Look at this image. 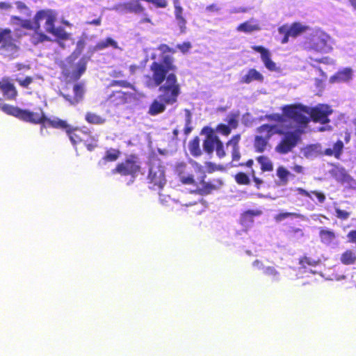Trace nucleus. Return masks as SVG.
Listing matches in <instances>:
<instances>
[{"instance_id": "obj_1", "label": "nucleus", "mask_w": 356, "mask_h": 356, "mask_svg": "<svg viewBox=\"0 0 356 356\" xmlns=\"http://www.w3.org/2000/svg\"><path fill=\"white\" fill-rule=\"evenodd\" d=\"M158 50L163 54L160 62L154 61L150 70L152 72V78L155 86L159 87L160 98L168 104H175L181 93V86L174 73L175 66L173 65V58L165 55L167 52L174 54L176 50L170 48L166 44H161Z\"/></svg>"}, {"instance_id": "obj_2", "label": "nucleus", "mask_w": 356, "mask_h": 356, "mask_svg": "<svg viewBox=\"0 0 356 356\" xmlns=\"http://www.w3.org/2000/svg\"><path fill=\"white\" fill-rule=\"evenodd\" d=\"M272 123L264 124L257 129L259 135L255 137L254 147L259 152L266 149L269 138L275 135H283L275 149L280 154H286L293 148L300 136V129L290 127L284 114H273L268 116Z\"/></svg>"}, {"instance_id": "obj_3", "label": "nucleus", "mask_w": 356, "mask_h": 356, "mask_svg": "<svg viewBox=\"0 0 356 356\" xmlns=\"http://www.w3.org/2000/svg\"><path fill=\"white\" fill-rule=\"evenodd\" d=\"M0 107L6 113L15 116L24 121L34 124H42L41 129L42 131V127H45L46 124L50 125L54 128L65 129V131L73 145L84 140V138L86 136V134L81 130L78 129H72L65 121L61 120L58 118H46L41 109H38L35 112H31L29 110H22L17 107L4 104L1 99H0Z\"/></svg>"}, {"instance_id": "obj_4", "label": "nucleus", "mask_w": 356, "mask_h": 356, "mask_svg": "<svg viewBox=\"0 0 356 356\" xmlns=\"http://www.w3.org/2000/svg\"><path fill=\"white\" fill-rule=\"evenodd\" d=\"M283 114L286 117L290 127L300 129L312 118L315 122L325 124L329 122L328 116L332 113L331 108L327 104H318L314 108L304 106L301 104L287 105L282 108Z\"/></svg>"}, {"instance_id": "obj_5", "label": "nucleus", "mask_w": 356, "mask_h": 356, "mask_svg": "<svg viewBox=\"0 0 356 356\" xmlns=\"http://www.w3.org/2000/svg\"><path fill=\"white\" fill-rule=\"evenodd\" d=\"M56 17L57 14L54 10H41L36 14L34 22H31L27 19H21L17 17H13L12 22L13 24L19 25L26 29L35 30L36 33L33 37V42L35 43L50 40L48 36L42 33H38L37 31L40 28V22L41 21H44V29H45L46 32L51 34L54 38L57 39L66 40L68 38L69 35L66 33L64 29L61 26L55 27L54 26Z\"/></svg>"}, {"instance_id": "obj_6", "label": "nucleus", "mask_w": 356, "mask_h": 356, "mask_svg": "<svg viewBox=\"0 0 356 356\" xmlns=\"http://www.w3.org/2000/svg\"><path fill=\"white\" fill-rule=\"evenodd\" d=\"M302 44L303 48L307 50L322 54L329 53L332 49L330 36L317 27H310L308 29Z\"/></svg>"}, {"instance_id": "obj_7", "label": "nucleus", "mask_w": 356, "mask_h": 356, "mask_svg": "<svg viewBox=\"0 0 356 356\" xmlns=\"http://www.w3.org/2000/svg\"><path fill=\"white\" fill-rule=\"evenodd\" d=\"M148 179L151 186L154 189H160L163 187L166 183L165 177L164 167L161 165L159 160H154L149 168Z\"/></svg>"}, {"instance_id": "obj_8", "label": "nucleus", "mask_w": 356, "mask_h": 356, "mask_svg": "<svg viewBox=\"0 0 356 356\" xmlns=\"http://www.w3.org/2000/svg\"><path fill=\"white\" fill-rule=\"evenodd\" d=\"M202 170V166L195 161H191L189 164L180 163L176 167V172L180 181L184 184H193V172H197Z\"/></svg>"}, {"instance_id": "obj_9", "label": "nucleus", "mask_w": 356, "mask_h": 356, "mask_svg": "<svg viewBox=\"0 0 356 356\" xmlns=\"http://www.w3.org/2000/svg\"><path fill=\"white\" fill-rule=\"evenodd\" d=\"M0 44L1 54L6 56H13L17 48L9 29H0Z\"/></svg>"}, {"instance_id": "obj_10", "label": "nucleus", "mask_w": 356, "mask_h": 356, "mask_svg": "<svg viewBox=\"0 0 356 356\" xmlns=\"http://www.w3.org/2000/svg\"><path fill=\"white\" fill-rule=\"evenodd\" d=\"M139 168L140 167L138 162L134 158H131L126 160L125 162L118 164L116 168L113 170L112 172L113 174L118 172L122 175H130L131 179H134L136 174L138 172ZM131 181H133V179H131Z\"/></svg>"}, {"instance_id": "obj_11", "label": "nucleus", "mask_w": 356, "mask_h": 356, "mask_svg": "<svg viewBox=\"0 0 356 356\" xmlns=\"http://www.w3.org/2000/svg\"><path fill=\"white\" fill-rule=\"evenodd\" d=\"M353 77V70L350 67H344L332 76L329 81L331 83H348Z\"/></svg>"}, {"instance_id": "obj_12", "label": "nucleus", "mask_w": 356, "mask_h": 356, "mask_svg": "<svg viewBox=\"0 0 356 356\" xmlns=\"http://www.w3.org/2000/svg\"><path fill=\"white\" fill-rule=\"evenodd\" d=\"M252 48L255 51L260 53L261 59L268 70L270 71L277 70L276 63L271 60V54L267 49L261 46H253Z\"/></svg>"}, {"instance_id": "obj_13", "label": "nucleus", "mask_w": 356, "mask_h": 356, "mask_svg": "<svg viewBox=\"0 0 356 356\" xmlns=\"http://www.w3.org/2000/svg\"><path fill=\"white\" fill-rule=\"evenodd\" d=\"M264 76L255 69L243 70L241 72L240 82L243 83H250L252 81L262 82Z\"/></svg>"}, {"instance_id": "obj_14", "label": "nucleus", "mask_w": 356, "mask_h": 356, "mask_svg": "<svg viewBox=\"0 0 356 356\" xmlns=\"http://www.w3.org/2000/svg\"><path fill=\"white\" fill-rule=\"evenodd\" d=\"M319 237L321 243L327 246L334 247L338 244L335 233L330 229L321 228Z\"/></svg>"}, {"instance_id": "obj_15", "label": "nucleus", "mask_w": 356, "mask_h": 356, "mask_svg": "<svg viewBox=\"0 0 356 356\" xmlns=\"http://www.w3.org/2000/svg\"><path fill=\"white\" fill-rule=\"evenodd\" d=\"M261 30V26L259 21L254 18H251L250 20L246 21L236 28V31L245 33H250L254 31Z\"/></svg>"}, {"instance_id": "obj_16", "label": "nucleus", "mask_w": 356, "mask_h": 356, "mask_svg": "<svg viewBox=\"0 0 356 356\" xmlns=\"http://www.w3.org/2000/svg\"><path fill=\"white\" fill-rule=\"evenodd\" d=\"M261 214L262 212L260 210H248L242 214L241 222L244 227H250L254 222V217L259 216Z\"/></svg>"}, {"instance_id": "obj_17", "label": "nucleus", "mask_w": 356, "mask_h": 356, "mask_svg": "<svg viewBox=\"0 0 356 356\" xmlns=\"http://www.w3.org/2000/svg\"><path fill=\"white\" fill-rule=\"evenodd\" d=\"M309 29L310 27L299 22L293 23L289 27L286 26L287 34L291 37H296L300 34H304L305 37L306 36V32Z\"/></svg>"}, {"instance_id": "obj_18", "label": "nucleus", "mask_w": 356, "mask_h": 356, "mask_svg": "<svg viewBox=\"0 0 356 356\" xmlns=\"http://www.w3.org/2000/svg\"><path fill=\"white\" fill-rule=\"evenodd\" d=\"M88 58L83 57L79 60V61L73 67L72 72H68V73H71V77L74 79H78L80 76L84 73L86 69V65L88 63Z\"/></svg>"}, {"instance_id": "obj_19", "label": "nucleus", "mask_w": 356, "mask_h": 356, "mask_svg": "<svg viewBox=\"0 0 356 356\" xmlns=\"http://www.w3.org/2000/svg\"><path fill=\"white\" fill-rule=\"evenodd\" d=\"M276 175L278 177L277 184L280 186H286L288 184L290 177H293V175L283 166H280L277 168L276 170Z\"/></svg>"}, {"instance_id": "obj_20", "label": "nucleus", "mask_w": 356, "mask_h": 356, "mask_svg": "<svg viewBox=\"0 0 356 356\" xmlns=\"http://www.w3.org/2000/svg\"><path fill=\"white\" fill-rule=\"evenodd\" d=\"M240 135H236L227 143V147L232 148V161L235 162L240 159L241 154L239 152L238 143L240 140Z\"/></svg>"}, {"instance_id": "obj_21", "label": "nucleus", "mask_w": 356, "mask_h": 356, "mask_svg": "<svg viewBox=\"0 0 356 356\" xmlns=\"http://www.w3.org/2000/svg\"><path fill=\"white\" fill-rule=\"evenodd\" d=\"M0 90L8 99H14L17 94L14 85L7 81L0 83Z\"/></svg>"}, {"instance_id": "obj_22", "label": "nucleus", "mask_w": 356, "mask_h": 356, "mask_svg": "<svg viewBox=\"0 0 356 356\" xmlns=\"http://www.w3.org/2000/svg\"><path fill=\"white\" fill-rule=\"evenodd\" d=\"M166 104L163 99H161L159 95L151 104L149 113L153 115L162 113L165 111Z\"/></svg>"}, {"instance_id": "obj_23", "label": "nucleus", "mask_w": 356, "mask_h": 356, "mask_svg": "<svg viewBox=\"0 0 356 356\" xmlns=\"http://www.w3.org/2000/svg\"><path fill=\"white\" fill-rule=\"evenodd\" d=\"M321 152L319 145H310L302 149L301 153L307 159H313L316 157Z\"/></svg>"}, {"instance_id": "obj_24", "label": "nucleus", "mask_w": 356, "mask_h": 356, "mask_svg": "<svg viewBox=\"0 0 356 356\" xmlns=\"http://www.w3.org/2000/svg\"><path fill=\"white\" fill-rule=\"evenodd\" d=\"M218 141L219 138L216 136L209 134L204 142V150L207 152L208 154L212 153Z\"/></svg>"}, {"instance_id": "obj_25", "label": "nucleus", "mask_w": 356, "mask_h": 356, "mask_svg": "<svg viewBox=\"0 0 356 356\" xmlns=\"http://www.w3.org/2000/svg\"><path fill=\"white\" fill-rule=\"evenodd\" d=\"M285 191L286 192L285 196L289 200H292L297 195L305 196L312 198L310 193L302 188L291 187L285 189Z\"/></svg>"}, {"instance_id": "obj_26", "label": "nucleus", "mask_w": 356, "mask_h": 356, "mask_svg": "<svg viewBox=\"0 0 356 356\" xmlns=\"http://www.w3.org/2000/svg\"><path fill=\"white\" fill-rule=\"evenodd\" d=\"M175 18L177 25L178 26L179 31L181 33L186 32V19L184 16V9L175 10Z\"/></svg>"}, {"instance_id": "obj_27", "label": "nucleus", "mask_w": 356, "mask_h": 356, "mask_svg": "<svg viewBox=\"0 0 356 356\" xmlns=\"http://www.w3.org/2000/svg\"><path fill=\"white\" fill-rule=\"evenodd\" d=\"M108 47H112L114 49H120V48L119 47V46L115 40H114L113 39H112L111 38H108L104 40L99 42L97 44V45L95 47V51L102 50Z\"/></svg>"}, {"instance_id": "obj_28", "label": "nucleus", "mask_w": 356, "mask_h": 356, "mask_svg": "<svg viewBox=\"0 0 356 356\" xmlns=\"http://www.w3.org/2000/svg\"><path fill=\"white\" fill-rule=\"evenodd\" d=\"M343 147V143L339 140L334 145L332 148H327L325 150V154L327 156H334L339 159Z\"/></svg>"}, {"instance_id": "obj_29", "label": "nucleus", "mask_w": 356, "mask_h": 356, "mask_svg": "<svg viewBox=\"0 0 356 356\" xmlns=\"http://www.w3.org/2000/svg\"><path fill=\"white\" fill-rule=\"evenodd\" d=\"M84 92L83 86L81 84H76L74 86V97L73 100L68 98V96H64V97L69 101L72 104L78 103L82 98Z\"/></svg>"}, {"instance_id": "obj_30", "label": "nucleus", "mask_w": 356, "mask_h": 356, "mask_svg": "<svg viewBox=\"0 0 356 356\" xmlns=\"http://www.w3.org/2000/svg\"><path fill=\"white\" fill-rule=\"evenodd\" d=\"M340 260L345 265L353 264L356 261V254L353 251L348 250L341 254Z\"/></svg>"}, {"instance_id": "obj_31", "label": "nucleus", "mask_w": 356, "mask_h": 356, "mask_svg": "<svg viewBox=\"0 0 356 356\" xmlns=\"http://www.w3.org/2000/svg\"><path fill=\"white\" fill-rule=\"evenodd\" d=\"M120 156V152L115 149H110L106 152L105 156L102 161L100 165H104L107 161H115Z\"/></svg>"}, {"instance_id": "obj_32", "label": "nucleus", "mask_w": 356, "mask_h": 356, "mask_svg": "<svg viewBox=\"0 0 356 356\" xmlns=\"http://www.w3.org/2000/svg\"><path fill=\"white\" fill-rule=\"evenodd\" d=\"M257 161L261 165V169L262 171H272L273 170V163L270 159L266 156H261L257 158Z\"/></svg>"}, {"instance_id": "obj_33", "label": "nucleus", "mask_w": 356, "mask_h": 356, "mask_svg": "<svg viewBox=\"0 0 356 356\" xmlns=\"http://www.w3.org/2000/svg\"><path fill=\"white\" fill-rule=\"evenodd\" d=\"M264 274L270 277L273 281L278 282L280 280V273L273 266L264 268Z\"/></svg>"}, {"instance_id": "obj_34", "label": "nucleus", "mask_w": 356, "mask_h": 356, "mask_svg": "<svg viewBox=\"0 0 356 356\" xmlns=\"http://www.w3.org/2000/svg\"><path fill=\"white\" fill-rule=\"evenodd\" d=\"M86 120L88 123L95 124H102L105 122L103 118L92 113H88L86 115Z\"/></svg>"}, {"instance_id": "obj_35", "label": "nucleus", "mask_w": 356, "mask_h": 356, "mask_svg": "<svg viewBox=\"0 0 356 356\" xmlns=\"http://www.w3.org/2000/svg\"><path fill=\"white\" fill-rule=\"evenodd\" d=\"M291 216H293V217H295V218H302L303 220H305V216L300 214V213H292V212H283V213H280L277 215H276L275 216V220L277 221V222H281L284 220H285L286 218H289V217H291Z\"/></svg>"}, {"instance_id": "obj_36", "label": "nucleus", "mask_w": 356, "mask_h": 356, "mask_svg": "<svg viewBox=\"0 0 356 356\" xmlns=\"http://www.w3.org/2000/svg\"><path fill=\"white\" fill-rule=\"evenodd\" d=\"M189 150L191 154L195 156H197L201 154L200 141L198 138L194 139L189 143Z\"/></svg>"}, {"instance_id": "obj_37", "label": "nucleus", "mask_w": 356, "mask_h": 356, "mask_svg": "<svg viewBox=\"0 0 356 356\" xmlns=\"http://www.w3.org/2000/svg\"><path fill=\"white\" fill-rule=\"evenodd\" d=\"M341 182L346 187L356 188V181L346 172H342Z\"/></svg>"}, {"instance_id": "obj_38", "label": "nucleus", "mask_w": 356, "mask_h": 356, "mask_svg": "<svg viewBox=\"0 0 356 356\" xmlns=\"http://www.w3.org/2000/svg\"><path fill=\"white\" fill-rule=\"evenodd\" d=\"M16 81L22 87L28 88V86L33 81V78L26 76L25 78L17 77Z\"/></svg>"}, {"instance_id": "obj_39", "label": "nucleus", "mask_w": 356, "mask_h": 356, "mask_svg": "<svg viewBox=\"0 0 356 356\" xmlns=\"http://www.w3.org/2000/svg\"><path fill=\"white\" fill-rule=\"evenodd\" d=\"M235 179L239 184H248L250 181L248 176L243 172L238 173L235 177Z\"/></svg>"}, {"instance_id": "obj_40", "label": "nucleus", "mask_w": 356, "mask_h": 356, "mask_svg": "<svg viewBox=\"0 0 356 356\" xmlns=\"http://www.w3.org/2000/svg\"><path fill=\"white\" fill-rule=\"evenodd\" d=\"M143 1L151 3L157 8H164L168 6L167 0H143Z\"/></svg>"}, {"instance_id": "obj_41", "label": "nucleus", "mask_w": 356, "mask_h": 356, "mask_svg": "<svg viewBox=\"0 0 356 356\" xmlns=\"http://www.w3.org/2000/svg\"><path fill=\"white\" fill-rule=\"evenodd\" d=\"M335 213L336 216L341 220H346L350 216L349 212L344 210H341L339 208H335Z\"/></svg>"}, {"instance_id": "obj_42", "label": "nucleus", "mask_w": 356, "mask_h": 356, "mask_svg": "<svg viewBox=\"0 0 356 356\" xmlns=\"http://www.w3.org/2000/svg\"><path fill=\"white\" fill-rule=\"evenodd\" d=\"M191 47V43L189 42H184L183 44H178L177 45V48L183 54L187 53Z\"/></svg>"}, {"instance_id": "obj_43", "label": "nucleus", "mask_w": 356, "mask_h": 356, "mask_svg": "<svg viewBox=\"0 0 356 356\" xmlns=\"http://www.w3.org/2000/svg\"><path fill=\"white\" fill-rule=\"evenodd\" d=\"M215 149L216 152V154L219 158H222L225 156V152L224 150L223 144L220 140L218 144L216 145Z\"/></svg>"}, {"instance_id": "obj_44", "label": "nucleus", "mask_w": 356, "mask_h": 356, "mask_svg": "<svg viewBox=\"0 0 356 356\" xmlns=\"http://www.w3.org/2000/svg\"><path fill=\"white\" fill-rule=\"evenodd\" d=\"M15 5L17 8L22 13H24L26 15H30V12L27 6L21 1L15 2Z\"/></svg>"}, {"instance_id": "obj_45", "label": "nucleus", "mask_w": 356, "mask_h": 356, "mask_svg": "<svg viewBox=\"0 0 356 356\" xmlns=\"http://www.w3.org/2000/svg\"><path fill=\"white\" fill-rule=\"evenodd\" d=\"M217 131L223 135H228L230 133V128L229 126L220 124L217 128Z\"/></svg>"}, {"instance_id": "obj_46", "label": "nucleus", "mask_w": 356, "mask_h": 356, "mask_svg": "<svg viewBox=\"0 0 356 356\" xmlns=\"http://www.w3.org/2000/svg\"><path fill=\"white\" fill-rule=\"evenodd\" d=\"M279 31L281 33H285V35L282 40V43H286L289 40V37L291 35H288L287 31H286V26H282L279 29Z\"/></svg>"}, {"instance_id": "obj_47", "label": "nucleus", "mask_w": 356, "mask_h": 356, "mask_svg": "<svg viewBox=\"0 0 356 356\" xmlns=\"http://www.w3.org/2000/svg\"><path fill=\"white\" fill-rule=\"evenodd\" d=\"M300 264L305 268V264H308L309 266H315L316 265L317 261L312 260L309 258L305 257L301 260Z\"/></svg>"}, {"instance_id": "obj_48", "label": "nucleus", "mask_w": 356, "mask_h": 356, "mask_svg": "<svg viewBox=\"0 0 356 356\" xmlns=\"http://www.w3.org/2000/svg\"><path fill=\"white\" fill-rule=\"evenodd\" d=\"M247 12H248V8L245 7L234 8L230 10L231 13H240Z\"/></svg>"}, {"instance_id": "obj_49", "label": "nucleus", "mask_w": 356, "mask_h": 356, "mask_svg": "<svg viewBox=\"0 0 356 356\" xmlns=\"http://www.w3.org/2000/svg\"><path fill=\"white\" fill-rule=\"evenodd\" d=\"M347 237L350 242L356 243V230L350 231L348 234Z\"/></svg>"}, {"instance_id": "obj_50", "label": "nucleus", "mask_w": 356, "mask_h": 356, "mask_svg": "<svg viewBox=\"0 0 356 356\" xmlns=\"http://www.w3.org/2000/svg\"><path fill=\"white\" fill-rule=\"evenodd\" d=\"M126 3H120L118 5H115L113 9L117 11H128V8L125 7Z\"/></svg>"}, {"instance_id": "obj_51", "label": "nucleus", "mask_w": 356, "mask_h": 356, "mask_svg": "<svg viewBox=\"0 0 356 356\" xmlns=\"http://www.w3.org/2000/svg\"><path fill=\"white\" fill-rule=\"evenodd\" d=\"M228 124L229 126L231 127L232 128H235L237 126L238 121L235 117L231 116L229 117Z\"/></svg>"}, {"instance_id": "obj_52", "label": "nucleus", "mask_w": 356, "mask_h": 356, "mask_svg": "<svg viewBox=\"0 0 356 356\" xmlns=\"http://www.w3.org/2000/svg\"><path fill=\"white\" fill-rule=\"evenodd\" d=\"M252 266L259 269V270H262L264 271V268H266V266H264V265L262 264L261 261H260L259 260H255L253 263H252Z\"/></svg>"}, {"instance_id": "obj_53", "label": "nucleus", "mask_w": 356, "mask_h": 356, "mask_svg": "<svg viewBox=\"0 0 356 356\" xmlns=\"http://www.w3.org/2000/svg\"><path fill=\"white\" fill-rule=\"evenodd\" d=\"M312 193L316 195L319 202L322 203L324 202L325 197L323 193L317 191H312Z\"/></svg>"}, {"instance_id": "obj_54", "label": "nucleus", "mask_w": 356, "mask_h": 356, "mask_svg": "<svg viewBox=\"0 0 356 356\" xmlns=\"http://www.w3.org/2000/svg\"><path fill=\"white\" fill-rule=\"evenodd\" d=\"M291 169L296 173L300 174L304 172V168L299 165H295Z\"/></svg>"}, {"instance_id": "obj_55", "label": "nucleus", "mask_w": 356, "mask_h": 356, "mask_svg": "<svg viewBox=\"0 0 356 356\" xmlns=\"http://www.w3.org/2000/svg\"><path fill=\"white\" fill-rule=\"evenodd\" d=\"M86 147L88 150L92 151L95 147H97V141L93 140L92 143H86Z\"/></svg>"}, {"instance_id": "obj_56", "label": "nucleus", "mask_w": 356, "mask_h": 356, "mask_svg": "<svg viewBox=\"0 0 356 356\" xmlns=\"http://www.w3.org/2000/svg\"><path fill=\"white\" fill-rule=\"evenodd\" d=\"M173 5L175 10H182L183 8L181 6L179 0H173Z\"/></svg>"}, {"instance_id": "obj_57", "label": "nucleus", "mask_w": 356, "mask_h": 356, "mask_svg": "<svg viewBox=\"0 0 356 356\" xmlns=\"http://www.w3.org/2000/svg\"><path fill=\"white\" fill-rule=\"evenodd\" d=\"M11 4L6 2H0V9L8 10L11 8Z\"/></svg>"}, {"instance_id": "obj_58", "label": "nucleus", "mask_w": 356, "mask_h": 356, "mask_svg": "<svg viewBox=\"0 0 356 356\" xmlns=\"http://www.w3.org/2000/svg\"><path fill=\"white\" fill-rule=\"evenodd\" d=\"M15 67L16 68V70L15 71H19L23 69H27V70L29 69V67L28 66L20 64V63L16 64Z\"/></svg>"}, {"instance_id": "obj_59", "label": "nucleus", "mask_w": 356, "mask_h": 356, "mask_svg": "<svg viewBox=\"0 0 356 356\" xmlns=\"http://www.w3.org/2000/svg\"><path fill=\"white\" fill-rule=\"evenodd\" d=\"M88 24L95 25V26H99L101 24V18L99 17L92 21L88 22Z\"/></svg>"}, {"instance_id": "obj_60", "label": "nucleus", "mask_w": 356, "mask_h": 356, "mask_svg": "<svg viewBox=\"0 0 356 356\" xmlns=\"http://www.w3.org/2000/svg\"><path fill=\"white\" fill-rule=\"evenodd\" d=\"M207 10L209 11H218L219 8L216 5H211L207 7Z\"/></svg>"}, {"instance_id": "obj_61", "label": "nucleus", "mask_w": 356, "mask_h": 356, "mask_svg": "<svg viewBox=\"0 0 356 356\" xmlns=\"http://www.w3.org/2000/svg\"><path fill=\"white\" fill-rule=\"evenodd\" d=\"M79 54H80V52H79V53H77V54H75V53H74V54H72V56L68 58V63H71L72 61L74 60L77 58V56H78V55H79Z\"/></svg>"}, {"instance_id": "obj_62", "label": "nucleus", "mask_w": 356, "mask_h": 356, "mask_svg": "<svg viewBox=\"0 0 356 356\" xmlns=\"http://www.w3.org/2000/svg\"><path fill=\"white\" fill-rule=\"evenodd\" d=\"M350 5L356 10V0H349Z\"/></svg>"}, {"instance_id": "obj_63", "label": "nucleus", "mask_w": 356, "mask_h": 356, "mask_svg": "<svg viewBox=\"0 0 356 356\" xmlns=\"http://www.w3.org/2000/svg\"><path fill=\"white\" fill-rule=\"evenodd\" d=\"M318 62H321V63H328L329 62V58L325 57V58H323L321 60H317Z\"/></svg>"}, {"instance_id": "obj_64", "label": "nucleus", "mask_w": 356, "mask_h": 356, "mask_svg": "<svg viewBox=\"0 0 356 356\" xmlns=\"http://www.w3.org/2000/svg\"><path fill=\"white\" fill-rule=\"evenodd\" d=\"M253 164V161L252 160H249L247 163H246V165L248 167H251Z\"/></svg>"}]
</instances>
